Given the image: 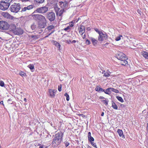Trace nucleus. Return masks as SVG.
<instances>
[{
	"mask_svg": "<svg viewBox=\"0 0 148 148\" xmlns=\"http://www.w3.org/2000/svg\"><path fill=\"white\" fill-rule=\"evenodd\" d=\"M99 98L100 99H105L104 97H103V96H100L99 97Z\"/></svg>",
	"mask_w": 148,
	"mask_h": 148,
	"instance_id": "6e6d98bb",
	"label": "nucleus"
},
{
	"mask_svg": "<svg viewBox=\"0 0 148 148\" xmlns=\"http://www.w3.org/2000/svg\"><path fill=\"white\" fill-rule=\"evenodd\" d=\"M19 75L23 77H25L26 76V73L22 71H20L19 72Z\"/></svg>",
	"mask_w": 148,
	"mask_h": 148,
	"instance_id": "393cba45",
	"label": "nucleus"
},
{
	"mask_svg": "<svg viewBox=\"0 0 148 148\" xmlns=\"http://www.w3.org/2000/svg\"><path fill=\"white\" fill-rule=\"evenodd\" d=\"M47 21L39 22L38 24V26L36 29L38 33L39 34L43 32L42 28H44L46 26Z\"/></svg>",
	"mask_w": 148,
	"mask_h": 148,
	"instance_id": "7ed1b4c3",
	"label": "nucleus"
},
{
	"mask_svg": "<svg viewBox=\"0 0 148 148\" xmlns=\"http://www.w3.org/2000/svg\"><path fill=\"white\" fill-rule=\"evenodd\" d=\"M110 74L108 73H105L103 75V76L106 77H108L110 76Z\"/></svg>",
	"mask_w": 148,
	"mask_h": 148,
	"instance_id": "a19ab883",
	"label": "nucleus"
},
{
	"mask_svg": "<svg viewBox=\"0 0 148 148\" xmlns=\"http://www.w3.org/2000/svg\"><path fill=\"white\" fill-rule=\"evenodd\" d=\"M122 37V36L121 35H119L118 36L116 37L115 39V40L116 41H119L121 39V38Z\"/></svg>",
	"mask_w": 148,
	"mask_h": 148,
	"instance_id": "72a5a7b5",
	"label": "nucleus"
},
{
	"mask_svg": "<svg viewBox=\"0 0 148 148\" xmlns=\"http://www.w3.org/2000/svg\"><path fill=\"white\" fill-rule=\"evenodd\" d=\"M39 148H43L42 147V146H40L39 147Z\"/></svg>",
	"mask_w": 148,
	"mask_h": 148,
	"instance_id": "774afa93",
	"label": "nucleus"
},
{
	"mask_svg": "<svg viewBox=\"0 0 148 148\" xmlns=\"http://www.w3.org/2000/svg\"><path fill=\"white\" fill-rule=\"evenodd\" d=\"M76 42V41L75 40H73L72 42V43H75Z\"/></svg>",
	"mask_w": 148,
	"mask_h": 148,
	"instance_id": "052dcab7",
	"label": "nucleus"
},
{
	"mask_svg": "<svg viewBox=\"0 0 148 148\" xmlns=\"http://www.w3.org/2000/svg\"><path fill=\"white\" fill-rule=\"evenodd\" d=\"M31 27L33 30H37L36 29L37 27L36 25H35L34 24H33V25H32L31 26Z\"/></svg>",
	"mask_w": 148,
	"mask_h": 148,
	"instance_id": "2f4dec72",
	"label": "nucleus"
},
{
	"mask_svg": "<svg viewBox=\"0 0 148 148\" xmlns=\"http://www.w3.org/2000/svg\"><path fill=\"white\" fill-rule=\"evenodd\" d=\"M3 16L9 19L12 20L14 18V17L10 15L7 12H3L2 13Z\"/></svg>",
	"mask_w": 148,
	"mask_h": 148,
	"instance_id": "ddd939ff",
	"label": "nucleus"
},
{
	"mask_svg": "<svg viewBox=\"0 0 148 148\" xmlns=\"http://www.w3.org/2000/svg\"><path fill=\"white\" fill-rule=\"evenodd\" d=\"M104 103L106 105H107L108 104V101L106 100H104Z\"/></svg>",
	"mask_w": 148,
	"mask_h": 148,
	"instance_id": "3c124183",
	"label": "nucleus"
},
{
	"mask_svg": "<svg viewBox=\"0 0 148 148\" xmlns=\"http://www.w3.org/2000/svg\"><path fill=\"white\" fill-rule=\"evenodd\" d=\"M32 16L35 20L38 21V22L46 20L45 16L41 14H32Z\"/></svg>",
	"mask_w": 148,
	"mask_h": 148,
	"instance_id": "39448f33",
	"label": "nucleus"
},
{
	"mask_svg": "<svg viewBox=\"0 0 148 148\" xmlns=\"http://www.w3.org/2000/svg\"><path fill=\"white\" fill-rule=\"evenodd\" d=\"M21 1L22 2H26L27 1H28L30 0H21Z\"/></svg>",
	"mask_w": 148,
	"mask_h": 148,
	"instance_id": "8fccbe9b",
	"label": "nucleus"
},
{
	"mask_svg": "<svg viewBox=\"0 0 148 148\" xmlns=\"http://www.w3.org/2000/svg\"><path fill=\"white\" fill-rule=\"evenodd\" d=\"M88 148H91V147H90V146H88Z\"/></svg>",
	"mask_w": 148,
	"mask_h": 148,
	"instance_id": "69168bd1",
	"label": "nucleus"
},
{
	"mask_svg": "<svg viewBox=\"0 0 148 148\" xmlns=\"http://www.w3.org/2000/svg\"><path fill=\"white\" fill-rule=\"evenodd\" d=\"M82 38L83 39H84L86 38V35L85 34H84L83 35H82Z\"/></svg>",
	"mask_w": 148,
	"mask_h": 148,
	"instance_id": "864d4df0",
	"label": "nucleus"
},
{
	"mask_svg": "<svg viewBox=\"0 0 148 148\" xmlns=\"http://www.w3.org/2000/svg\"><path fill=\"white\" fill-rule=\"evenodd\" d=\"M58 90L59 92H60L62 90V85L60 84L58 86Z\"/></svg>",
	"mask_w": 148,
	"mask_h": 148,
	"instance_id": "ea45409f",
	"label": "nucleus"
},
{
	"mask_svg": "<svg viewBox=\"0 0 148 148\" xmlns=\"http://www.w3.org/2000/svg\"><path fill=\"white\" fill-rule=\"evenodd\" d=\"M79 33L80 34L82 35L85 32V31H82L79 30Z\"/></svg>",
	"mask_w": 148,
	"mask_h": 148,
	"instance_id": "49530a36",
	"label": "nucleus"
},
{
	"mask_svg": "<svg viewBox=\"0 0 148 148\" xmlns=\"http://www.w3.org/2000/svg\"><path fill=\"white\" fill-rule=\"evenodd\" d=\"M142 54L143 56L146 59H148V52L146 51H143Z\"/></svg>",
	"mask_w": 148,
	"mask_h": 148,
	"instance_id": "4be33fe9",
	"label": "nucleus"
},
{
	"mask_svg": "<svg viewBox=\"0 0 148 148\" xmlns=\"http://www.w3.org/2000/svg\"><path fill=\"white\" fill-rule=\"evenodd\" d=\"M116 57L118 60L123 61L125 65L127 64V62L126 61L127 58L126 57V56L123 53L120 51L118 52L116 54Z\"/></svg>",
	"mask_w": 148,
	"mask_h": 148,
	"instance_id": "f03ea898",
	"label": "nucleus"
},
{
	"mask_svg": "<svg viewBox=\"0 0 148 148\" xmlns=\"http://www.w3.org/2000/svg\"><path fill=\"white\" fill-rule=\"evenodd\" d=\"M95 90L96 91H97L98 92H99L100 91L103 92L104 91V90L101 88L99 86H97L95 88Z\"/></svg>",
	"mask_w": 148,
	"mask_h": 148,
	"instance_id": "412c9836",
	"label": "nucleus"
},
{
	"mask_svg": "<svg viewBox=\"0 0 148 148\" xmlns=\"http://www.w3.org/2000/svg\"><path fill=\"white\" fill-rule=\"evenodd\" d=\"M4 84L3 82L2 81H1L0 82V86L1 87L4 86Z\"/></svg>",
	"mask_w": 148,
	"mask_h": 148,
	"instance_id": "58836bf2",
	"label": "nucleus"
},
{
	"mask_svg": "<svg viewBox=\"0 0 148 148\" xmlns=\"http://www.w3.org/2000/svg\"><path fill=\"white\" fill-rule=\"evenodd\" d=\"M79 30L82 31H85V28L84 26L81 25L79 29Z\"/></svg>",
	"mask_w": 148,
	"mask_h": 148,
	"instance_id": "cd10ccee",
	"label": "nucleus"
},
{
	"mask_svg": "<svg viewBox=\"0 0 148 148\" xmlns=\"http://www.w3.org/2000/svg\"><path fill=\"white\" fill-rule=\"evenodd\" d=\"M147 130H148V123L147 124Z\"/></svg>",
	"mask_w": 148,
	"mask_h": 148,
	"instance_id": "338daca9",
	"label": "nucleus"
},
{
	"mask_svg": "<svg viewBox=\"0 0 148 148\" xmlns=\"http://www.w3.org/2000/svg\"><path fill=\"white\" fill-rule=\"evenodd\" d=\"M86 29L88 31H90V30L91 29L90 27H88Z\"/></svg>",
	"mask_w": 148,
	"mask_h": 148,
	"instance_id": "4d7b16f0",
	"label": "nucleus"
},
{
	"mask_svg": "<svg viewBox=\"0 0 148 148\" xmlns=\"http://www.w3.org/2000/svg\"><path fill=\"white\" fill-rule=\"evenodd\" d=\"M49 92L50 96L51 98L54 97L55 96L54 92L52 89H50L49 90Z\"/></svg>",
	"mask_w": 148,
	"mask_h": 148,
	"instance_id": "a211bd4d",
	"label": "nucleus"
},
{
	"mask_svg": "<svg viewBox=\"0 0 148 148\" xmlns=\"http://www.w3.org/2000/svg\"><path fill=\"white\" fill-rule=\"evenodd\" d=\"M94 29L96 32H97L99 34L100 33H101L102 32L101 31H99L97 28H95Z\"/></svg>",
	"mask_w": 148,
	"mask_h": 148,
	"instance_id": "37998d69",
	"label": "nucleus"
},
{
	"mask_svg": "<svg viewBox=\"0 0 148 148\" xmlns=\"http://www.w3.org/2000/svg\"><path fill=\"white\" fill-rule=\"evenodd\" d=\"M30 37L31 38H33V39L34 40H37L38 38V36L37 35H31L30 36Z\"/></svg>",
	"mask_w": 148,
	"mask_h": 148,
	"instance_id": "7c9ffc66",
	"label": "nucleus"
},
{
	"mask_svg": "<svg viewBox=\"0 0 148 148\" xmlns=\"http://www.w3.org/2000/svg\"><path fill=\"white\" fill-rule=\"evenodd\" d=\"M119 136L120 137H121L122 138L124 137V135L123 134V132L122 131V130H120V129H118L117 131Z\"/></svg>",
	"mask_w": 148,
	"mask_h": 148,
	"instance_id": "aec40b11",
	"label": "nucleus"
},
{
	"mask_svg": "<svg viewBox=\"0 0 148 148\" xmlns=\"http://www.w3.org/2000/svg\"><path fill=\"white\" fill-rule=\"evenodd\" d=\"M64 95L66 97V99L67 101H69L70 99L69 95L67 93H66Z\"/></svg>",
	"mask_w": 148,
	"mask_h": 148,
	"instance_id": "c9c22d12",
	"label": "nucleus"
},
{
	"mask_svg": "<svg viewBox=\"0 0 148 148\" xmlns=\"http://www.w3.org/2000/svg\"><path fill=\"white\" fill-rule=\"evenodd\" d=\"M116 98L121 102H123L124 101L123 99L121 97L117 96L116 97Z\"/></svg>",
	"mask_w": 148,
	"mask_h": 148,
	"instance_id": "c756f323",
	"label": "nucleus"
},
{
	"mask_svg": "<svg viewBox=\"0 0 148 148\" xmlns=\"http://www.w3.org/2000/svg\"><path fill=\"white\" fill-rule=\"evenodd\" d=\"M107 38V36L105 33H104L102 32L100 33L99 36L98 37V40L99 41H103L104 40L106 39Z\"/></svg>",
	"mask_w": 148,
	"mask_h": 148,
	"instance_id": "9b49d317",
	"label": "nucleus"
},
{
	"mask_svg": "<svg viewBox=\"0 0 148 148\" xmlns=\"http://www.w3.org/2000/svg\"><path fill=\"white\" fill-rule=\"evenodd\" d=\"M0 103L1 104H2L3 105V101H1L0 102Z\"/></svg>",
	"mask_w": 148,
	"mask_h": 148,
	"instance_id": "680f3d73",
	"label": "nucleus"
},
{
	"mask_svg": "<svg viewBox=\"0 0 148 148\" xmlns=\"http://www.w3.org/2000/svg\"><path fill=\"white\" fill-rule=\"evenodd\" d=\"M88 139L90 143L94 141V138L91 136L88 137Z\"/></svg>",
	"mask_w": 148,
	"mask_h": 148,
	"instance_id": "f704fd0d",
	"label": "nucleus"
},
{
	"mask_svg": "<svg viewBox=\"0 0 148 148\" xmlns=\"http://www.w3.org/2000/svg\"><path fill=\"white\" fill-rule=\"evenodd\" d=\"M111 88H107L106 90H104L103 92L107 94L110 95L111 92Z\"/></svg>",
	"mask_w": 148,
	"mask_h": 148,
	"instance_id": "5701e85b",
	"label": "nucleus"
},
{
	"mask_svg": "<svg viewBox=\"0 0 148 148\" xmlns=\"http://www.w3.org/2000/svg\"><path fill=\"white\" fill-rule=\"evenodd\" d=\"M121 106L123 108L125 107V105H124L123 104H121Z\"/></svg>",
	"mask_w": 148,
	"mask_h": 148,
	"instance_id": "13d9d810",
	"label": "nucleus"
},
{
	"mask_svg": "<svg viewBox=\"0 0 148 148\" xmlns=\"http://www.w3.org/2000/svg\"><path fill=\"white\" fill-rule=\"evenodd\" d=\"M47 18L50 21H53L56 18L55 13L52 12H48L47 15Z\"/></svg>",
	"mask_w": 148,
	"mask_h": 148,
	"instance_id": "6e6552de",
	"label": "nucleus"
},
{
	"mask_svg": "<svg viewBox=\"0 0 148 148\" xmlns=\"http://www.w3.org/2000/svg\"><path fill=\"white\" fill-rule=\"evenodd\" d=\"M21 5L19 3H14L10 6V10L11 12L17 13L21 9Z\"/></svg>",
	"mask_w": 148,
	"mask_h": 148,
	"instance_id": "20e7f679",
	"label": "nucleus"
},
{
	"mask_svg": "<svg viewBox=\"0 0 148 148\" xmlns=\"http://www.w3.org/2000/svg\"><path fill=\"white\" fill-rule=\"evenodd\" d=\"M70 25L68 26L66 28H65L64 30L65 31H67L68 32H70L71 30V27H72L74 25L73 23H71V24H69Z\"/></svg>",
	"mask_w": 148,
	"mask_h": 148,
	"instance_id": "f3484780",
	"label": "nucleus"
},
{
	"mask_svg": "<svg viewBox=\"0 0 148 148\" xmlns=\"http://www.w3.org/2000/svg\"><path fill=\"white\" fill-rule=\"evenodd\" d=\"M10 29H11V30L13 32L16 28V25L13 23L11 24L10 25Z\"/></svg>",
	"mask_w": 148,
	"mask_h": 148,
	"instance_id": "2eb2a0df",
	"label": "nucleus"
},
{
	"mask_svg": "<svg viewBox=\"0 0 148 148\" xmlns=\"http://www.w3.org/2000/svg\"><path fill=\"white\" fill-rule=\"evenodd\" d=\"M63 135L62 132H61L56 134L52 142L53 144L55 143L56 145L60 144L62 139Z\"/></svg>",
	"mask_w": 148,
	"mask_h": 148,
	"instance_id": "f257e3e1",
	"label": "nucleus"
},
{
	"mask_svg": "<svg viewBox=\"0 0 148 148\" xmlns=\"http://www.w3.org/2000/svg\"><path fill=\"white\" fill-rule=\"evenodd\" d=\"M108 43H106L104 45H106H106H108Z\"/></svg>",
	"mask_w": 148,
	"mask_h": 148,
	"instance_id": "0e129e2a",
	"label": "nucleus"
},
{
	"mask_svg": "<svg viewBox=\"0 0 148 148\" xmlns=\"http://www.w3.org/2000/svg\"><path fill=\"white\" fill-rule=\"evenodd\" d=\"M34 6L32 5H30L28 6L27 7H24L22 8L21 10V12H24L26 11L27 10H29L32 9L33 8Z\"/></svg>",
	"mask_w": 148,
	"mask_h": 148,
	"instance_id": "4468645a",
	"label": "nucleus"
},
{
	"mask_svg": "<svg viewBox=\"0 0 148 148\" xmlns=\"http://www.w3.org/2000/svg\"><path fill=\"white\" fill-rule=\"evenodd\" d=\"M45 0H34V2L35 3L39 4L43 3Z\"/></svg>",
	"mask_w": 148,
	"mask_h": 148,
	"instance_id": "b1692460",
	"label": "nucleus"
},
{
	"mask_svg": "<svg viewBox=\"0 0 148 148\" xmlns=\"http://www.w3.org/2000/svg\"><path fill=\"white\" fill-rule=\"evenodd\" d=\"M112 107L114 109L117 110L118 109V106L116 105V103L113 101H112Z\"/></svg>",
	"mask_w": 148,
	"mask_h": 148,
	"instance_id": "a878e982",
	"label": "nucleus"
},
{
	"mask_svg": "<svg viewBox=\"0 0 148 148\" xmlns=\"http://www.w3.org/2000/svg\"><path fill=\"white\" fill-rule=\"evenodd\" d=\"M54 26L53 25H50L48 26L45 29L46 30L47 29L49 31H50L53 29H54Z\"/></svg>",
	"mask_w": 148,
	"mask_h": 148,
	"instance_id": "bb28decb",
	"label": "nucleus"
},
{
	"mask_svg": "<svg viewBox=\"0 0 148 148\" xmlns=\"http://www.w3.org/2000/svg\"><path fill=\"white\" fill-rule=\"evenodd\" d=\"M27 67L31 70L32 72L34 71V65H28Z\"/></svg>",
	"mask_w": 148,
	"mask_h": 148,
	"instance_id": "473e14b6",
	"label": "nucleus"
},
{
	"mask_svg": "<svg viewBox=\"0 0 148 148\" xmlns=\"http://www.w3.org/2000/svg\"><path fill=\"white\" fill-rule=\"evenodd\" d=\"M91 136V134L90 132H89L88 133V137Z\"/></svg>",
	"mask_w": 148,
	"mask_h": 148,
	"instance_id": "09e8293b",
	"label": "nucleus"
},
{
	"mask_svg": "<svg viewBox=\"0 0 148 148\" xmlns=\"http://www.w3.org/2000/svg\"><path fill=\"white\" fill-rule=\"evenodd\" d=\"M137 12L139 14H141V13H140L141 11L140 10L138 9L137 10Z\"/></svg>",
	"mask_w": 148,
	"mask_h": 148,
	"instance_id": "603ef678",
	"label": "nucleus"
},
{
	"mask_svg": "<svg viewBox=\"0 0 148 148\" xmlns=\"http://www.w3.org/2000/svg\"><path fill=\"white\" fill-rule=\"evenodd\" d=\"M86 44L87 45H89L90 43V40H89L88 39L86 40Z\"/></svg>",
	"mask_w": 148,
	"mask_h": 148,
	"instance_id": "a18cd8bd",
	"label": "nucleus"
},
{
	"mask_svg": "<svg viewBox=\"0 0 148 148\" xmlns=\"http://www.w3.org/2000/svg\"><path fill=\"white\" fill-rule=\"evenodd\" d=\"M111 91L117 93L119 92V91L118 90L112 88H111Z\"/></svg>",
	"mask_w": 148,
	"mask_h": 148,
	"instance_id": "c85d7f7f",
	"label": "nucleus"
},
{
	"mask_svg": "<svg viewBox=\"0 0 148 148\" xmlns=\"http://www.w3.org/2000/svg\"><path fill=\"white\" fill-rule=\"evenodd\" d=\"M65 146L66 147H67L69 145V143L67 141H65L64 142Z\"/></svg>",
	"mask_w": 148,
	"mask_h": 148,
	"instance_id": "79ce46f5",
	"label": "nucleus"
},
{
	"mask_svg": "<svg viewBox=\"0 0 148 148\" xmlns=\"http://www.w3.org/2000/svg\"><path fill=\"white\" fill-rule=\"evenodd\" d=\"M54 32V30H53L50 33H49L47 36H46L45 37V38H47L49 36L51 35Z\"/></svg>",
	"mask_w": 148,
	"mask_h": 148,
	"instance_id": "de8ad7c7",
	"label": "nucleus"
},
{
	"mask_svg": "<svg viewBox=\"0 0 148 148\" xmlns=\"http://www.w3.org/2000/svg\"><path fill=\"white\" fill-rule=\"evenodd\" d=\"M53 45H55L56 47H58V49L59 50H60L61 46L59 43H58L57 41H53Z\"/></svg>",
	"mask_w": 148,
	"mask_h": 148,
	"instance_id": "6ab92c4d",
	"label": "nucleus"
},
{
	"mask_svg": "<svg viewBox=\"0 0 148 148\" xmlns=\"http://www.w3.org/2000/svg\"><path fill=\"white\" fill-rule=\"evenodd\" d=\"M90 38L93 45L95 46L97 45L98 41L97 40L92 37H90Z\"/></svg>",
	"mask_w": 148,
	"mask_h": 148,
	"instance_id": "dca6fc26",
	"label": "nucleus"
},
{
	"mask_svg": "<svg viewBox=\"0 0 148 148\" xmlns=\"http://www.w3.org/2000/svg\"><path fill=\"white\" fill-rule=\"evenodd\" d=\"M10 28V25L5 21H0V29L3 30H8Z\"/></svg>",
	"mask_w": 148,
	"mask_h": 148,
	"instance_id": "423d86ee",
	"label": "nucleus"
},
{
	"mask_svg": "<svg viewBox=\"0 0 148 148\" xmlns=\"http://www.w3.org/2000/svg\"><path fill=\"white\" fill-rule=\"evenodd\" d=\"M54 10L56 13L57 16H61L62 14L64 12V9L63 8H61L60 9L58 8L57 6L55 5L54 7Z\"/></svg>",
	"mask_w": 148,
	"mask_h": 148,
	"instance_id": "1a4fd4ad",
	"label": "nucleus"
},
{
	"mask_svg": "<svg viewBox=\"0 0 148 148\" xmlns=\"http://www.w3.org/2000/svg\"><path fill=\"white\" fill-rule=\"evenodd\" d=\"M13 33L16 35L22 34L23 33V31L20 28H16Z\"/></svg>",
	"mask_w": 148,
	"mask_h": 148,
	"instance_id": "f8f14e48",
	"label": "nucleus"
},
{
	"mask_svg": "<svg viewBox=\"0 0 148 148\" xmlns=\"http://www.w3.org/2000/svg\"><path fill=\"white\" fill-rule=\"evenodd\" d=\"M24 101H25V102H26L27 101V99L26 98H24Z\"/></svg>",
	"mask_w": 148,
	"mask_h": 148,
	"instance_id": "e2e57ef3",
	"label": "nucleus"
},
{
	"mask_svg": "<svg viewBox=\"0 0 148 148\" xmlns=\"http://www.w3.org/2000/svg\"><path fill=\"white\" fill-rule=\"evenodd\" d=\"M90 143L91 144V145H92L94 147L96 148H97V146L95 143H94V142H93V141L91 142H90Z\"/></svg>",
	"mask_w": 148,
	"mask_h": 148,
	"instance_id": "e433bc0d",
	"label": "nucleus"
},
{
	"mask_svg": "<svg viewBox=\"0 0 148 148\" xmlns=\"http://www.w3.org/2000/svg\"><path fill=\"white\" fill-rule=\"evenodd\" d=\"M10 3L2 1L0 2V9L2 10H5L9 7Z\"/></svg>",
	"mask_w": 148,
	"mask_h": 148,
	"instance_id": "0eeeda50",
	"label": "nucleus"
},
{
	"mask_svg": "<svg viewBox=\"0 0 148 148\" xmlns=\"http://www.w3.org/2000/svg\"><path fill=\"white\" fill-rule=\"evenodd\" d=\"M104 113L103 112H102L101 113V115L102 116H103L104 115Z\"/></svg>",
	"mask_w": 148,
	"mask_h": 148,
	"instance_id": "bf43d9fd",
	"label": "nucleus"
},
{
	"mask_svg": "<svg viewBox=\"0 0 148 148\" xmlns=\"http://www.w3.org/2000/svg\"><path fill=\"white\" fill-rule=\"evenodd\" d=\"M60 4L62 5V4H63V5L64 6V7L66 6L67 3H65V2L64 3L63 2L61 1L60 2Z\"/></svg>",
	"mask_w": 148,
	"mask_h": 148,
	"instance_id": "c03bdc74",
	"label": "nucleus"
},
{
	"mask_svg": "<svg viewBox=\"0 0 148 148\" xmlns=\"http://www.w3.org/2000/svg\"><path fill=\"white\" fill-rule=\"evenodd\" d=\"M67 42H68V43L69 44L71 42V41L70 40H67Z\"/></svg>",
	"mask_w": 148,
	"mask_h": 148,
	"instance_id": "5fc2aeb1",
	"label": "nucleus"
},
{
	"mask_svg": "<svg viewBox=\"0 0 148 148\" xmlns=\"http://www.w3.org/2000/svg\"><path fill=\"white\" fill-rule=\"evenodd\" d=\"M12 0H2V1L5 2L10 3L12 1Z\"/></svg>",
	"mask_w": 148,
	"mask_h": 148,
	"instance_id": "4c0bfd02",
	"label": "nucleus"
},
{
	"mask_svg": "<svg viewBox=\"0 0 148 148\" xmlns=\"http://www.w3.org/2000/svg\"><path fill=\"white\" fill-rule=\"evenodd\" d=\"M48 10V8L46 6L37 8L36 11L40 13H44L46 12Z\"/></svg>",
	"mask_w": 148,
	"mask_h": 148,
	"instance_id": "9d476101",
	"label": "nucleus"
}]
</instances>
